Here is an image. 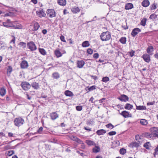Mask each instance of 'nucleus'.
<instances>
[{"label":"nucleus","instance_id":"obj_12","mask_svg":"<svg viewBox=\"0 0 158 158\" xmlns=\"http://www.w3.org/2000/svg\"><path fill=\"white\" fill-rule=\"evenodd\" d=\"M141 30L138 28H136L133 30L131 35L133 37H135L137 34L141 31Z\"/></svg>","mask_w":158,"mask_h":158},{"label":"nucleus","instance_id":"obj_41","mask_svg":"<svg viewBox=\"0 0 158 158\" xmlns=\"http://www.w3.org/2000/svg\"><path fill=\"white\" fill-rule=\"evenodd\" d=\"M14 154V151L13 150H10L8 151L7 155L9 156H11Z\"/></svg>","mask_w":158,"mask_h":158},{"label":"nucleus","instance_id":"obj_1","mask_svg":"<svg viewBox=\"0 0 158 158\" xmlns=\"http://www.w3.org/2000/svg\"><path fill=\"white\" fill-rule=\"evenodd\" d=\"M143 141L141 136L136 135L135 136V141L132 142L130 144V147L132 148H137L141 145Z\"/></svg>","mask_w":158,"mask_h":158},{"label":"nucleus","instance_id":"obj_27","mask_svg":"<svg viewBox=\"0 0 158 158\" xmlns=\"http://www.w3.org/2000/svg\"><path fill=\"white\" fill-rule=\"evenodd\" d=\"M133 106L129 103L126 104L124 108L126 109L130 110L133 108Z\"/></svg>","mask_w":158,"mask_h":158},{"label":"nucleus","instance_id":"obj_26","mask_svg":"<svg viewBox=\"0 0 158 158\" xmlns=\"http://www.w3.org/2000/svg\"><path fill=\"white\" fill-rule=\"evenodd\" d=\"M40 26L37 22H35L34 23L33 30L37 31L40 27Z\"/></svg>","mask_w":158,"mask_h":158},{"label":"nucleus","instance_id":"obj_46","mask_svg":"<svg viewBox=\"0 0 158 158\" xmlns=\"http://www.w3.org/2000/svg\"><path fill=\"white\" fill-rule=\"evenodd\" d=\"M76 110L78 111H80L82 110V106H78L76 107Z\"/></svg>","mask_w":158,"mask_h":158},{"label":"nucleus","instance_id":"obj_31","mask_svg":"<svg viewBox=\"0 0 158 158\" xmlns=\"http://www.w3.org/2000/svg\"><path fill=\"white\" fill-rule=\"evenodd\" d=\"M19 45L20 46V47L23 48H25L26 47V43L23 42H20L19 44Z\"/></svg>","mask_w":158,"mask_h":158},{"label":"nucleus","instance_id":"obj_10","mask_svg":"<svg viewBox=\"0 0 158 158\" xmlns=\"http://www.w3.org/2000/svg\"><path fill=\"white\" fill-rule=\"evenodd\" d=\"M21 68L22 69H27L28 66V64L26 60H23L20 64Z\"/></svg>","mask_w":158,"mask_h":158},{"label":"nucleus","instance_id":"obj_18","mask_svg":"<svg viewBox=\"0 0 158 158\" xmlns=\"http://www.w3.org/2000/svg\"><path fill=\"white\" fill-rule=\"evenodd\" d=\"M71 10L73 13L76 14L79 12L80 10L78 7L75 6Z\"/></svg>","mask_w":158,"mask_h":158},{"label":"nucleus","instance_id":"obj_55","mask_svg":"<svg viewBox=\"0 0 158 158\" xmlns=\"http://www.w3.org/2000/svg\"><path fill=\"white\" fill-rule=\"evenodd\" d=\"M14 135H15V134H13V133H11V132H9L8 133V136L9 137H14V136H15Z\"/></svg>","mask_w":158,"mask_h":158},{"label":"nucleus","instance_id":"obj_17","mask_svg":"<svg viewBox=\"0 0 158 158\" xmlns=\"http://www.w3.org/2000/svg\"><path fill=\"white\" fill-rule=\"evenodd\" d=\"M133 7V5L131 3H128L126 4L125 9L127 10H128L132 8Z\"/></svg>","mask_w":158,"mask_h":158},{"label":"nucleus","instance_id":"obj_13","mask_svg":"<svg viewBox=\"0 0 158 158\" xmlns=\"http://www.w3.org/2000/svg\"><path fill=\"white\" fill-rule=\"evenodd\" d=\"M59 117V115L55 112H52L50 114L51 119L52 120H54L57 118Z\"/></svg>","mask_w":158,"mask_h":158},{"label":"nucleus","instance_id":"obj_24","mask_svg":"<svg viewBox=\"0 0 158 158\" xmlns=\"http://www.w3.org/2000/svg\"><path fill=\"white\" fill-rule=\"evenodd\" d=\"M58 3L60 5L64 6L66 4V0H58Z\"/></svg>","mask_w":158,"mask_h":158},{"label":"nucleus","instance_id":"obj_32","mask_svg":"<svg viewBox=\"0 0 158 158\" xmlns=\"http://www.w3.org/2000/svg\"><path fill=\"white\" fill-rule=\"evenodd\" d=\"M86 143L89 146L94 145L95 144L94 141L90 140H86Z\"/></svg>","mask_w":158,"mask_h":158},{"label":"nucleus","instance_id":"obj_62","mask_svg":"<svg viewBox=\"0 0 158 158\" xmlns=\"http://www.w3.org/2000/svg\"><path fill=\"white\" fill-rule=\"evenodd\" d=\"M15 36H13V38L10 41V42H13L14 43H15Z\"/></svg>","mask_w":158,"mask_h":158},{"label":"nucleus","instance_id":"obj_5","mask_svg":"<svg viewBox=\"0 0 158 158\" xmlns=\"http://www.w3.org/2000/svg\"><path fill=\"white\" fill-rule=\"evenodd\" d=\"M27 46L28 48L32 51L35 50L37 49L36 46L33 41L27 43Z\"/></svg>","mask_w":158,"mask_h":158},{"label":"nucleus","instance_id":"obj_30","mask_svg":"<svg viewBox=\"0 0 158 158\" xmlns=\"http://www.w3.org/2000/svg\"><path fill=\"white\" fill-rule=\"evenodd\" d=\"M90 44L88 41H85L83 42L82 44V46L83 47H86L89 46Z\"/></svg>","mask_w":158,"mask_h":158},{"label":"nucleus","instance_id":"obj_51","mask_svg":"<svg viewBox=\"0 0 158 158\" xmlns=\"http://www.w3.org/2000/svg\"><path fill=\"white\" fill-rule=\"evenodd\" d=\"M155 103V102L154 101L152 102H148L147 103V104L148 106H149V105H154Z\"/></svg>","mask_w":158,"mask_h":158},{"label":"nucleus","instance_id":"obj_53","mask_svg":"<svg viewBox=\"0 0 158 158\" xmlns=\"http://www.w3.org/2000/svg\"><path fill=\"white\" fill-rule=\"evenodd\" d=\"M45 148L47 150H50L51 149V146L48 144H46L45 145Z\"/></svg>","mask_w":158,"mask_h":158},{"label":"nucleus","instance_id":"obj_57","mask_svg":"<svg viewBox=\"0 0 158 158\" xmlns=\"http://www.w3.org/2000/svg\"><path fill=\"white\" fill-rule=\"evenodd\" d=\"M135 53V51L132 50L130 52V55L131 56H133L134 55Z\"/></svg>","mask_w":158,"mask_h":158},{"label":"nucleus","instance_id":"obj_49","mask_svg":"<svg viewBox=\"0 0 158 158\" xmlns=\"http://www.w3.org/2000/svg\"><path fill=\"white\" fill-rule=\"evenodd\" d=\"M60 39L62 41L66 42V41L65 40L64 36L62 35L60 37Z\"/></svg>","mask_w":158,"mask_h":158},{"label":"nucleus","instance_id":"obj_47","mask_svg":"<svg viewBox=\"0 0 158 158\" xmlns=\"http://www.w3.org/2000/svg\"><path fill=\"white\" fill-rule=\"evenodd\" d=\"M12 67L10 66H9L7 69V73H10L12 71Z\"/></svg>","mask_w":158,"mask_h":158},{"label":"nucleus","instance_id":"obj_63","mask_svg":"<svg viewBox=\"0 0 158 158\" xmlns=\"http://www.w3.org/2000/svg\"><path fill=\"white\" fill-rule=\"evenodd\" d=\"M42 33L45 35L46 34L47 32V31L46 29H44L42 31Z\"/></svg>","mask_w":158,"mask_h":158},{"label":"nucleus","instance_id":"obj_39","mask_svg":"<svg viewBox=\"0 0 158 158\" xmlns=\"http://www.w3.org/2000/svg\"><path fill=\"white\" fill-rule=\"evenodd\" d=\"M147 20L146 19L144 18L141 21L140 24L141 25L144 26L146 24V22Z\"/></svg>","mask_w":158,"mask_h":158},{"label":"nucleus","instance_id":"obj_58","mask_svg":"<svg viewBox=\"0 0 158 158\" xmlns=\"http://www.w3.org/2000/svg\"><path fill=\"white\" fill-rule=\"evenodd\" d=\"M43 130V128L42 127H41L38 130L37 132L39 133H41V132Z\"/></svg>","mask_w":158,"mask_h":158},{"label":"nucleus","instance_id":"obj_29","mask_svg":"<svg viewBox=\"0 0 158 158\" xmlns=\"http://www.w3.org/2000/svg\"><path fill=\"white\" fill-rule=\"evenodd\" d=\"M39 51L40 53L43 55H45L47 54V52L43 48H39Z\"/></svg>","mask_w":158,"mask_h":158},{"label":"nucleus","instance_id":"obj_36","mask_svg":"<svg viewBox=\"0 0 158 158\" xmlns=\"http://www.w3.org/2000/svg\"><path fill=\"white\" fill-rule=\"evenodd\" d=\"M157 16H158V15H157L155 14H152L150 15L149 19L152 20H153L156 19Z\"/></svg>","mask_w":158,"mask_h":158},{"label":"nucleus","instance_id":"obj_21","mask_svg":"<svg viewBox=\"0 0 158 158\" xmlns=\"http://www.w3.org/2000/svg\"><path fill=\"white\" fill-rule=\"evenodd\" d=\"M150 2L148 0H144L142 3V6L144 7L148 6Z\"/></svg>","mask_w":158,"mask_h":158},{"label":"nucleus","instance_id":"obj_4","mask_svg":"<svg viewBox=\"0 0 158 158\" xmlns=\"http://www.w3.org/2000/svg\"><path fill=\"white\" fill-rule=\"evenodd\" d=\"M24 122V119L19 117L15 118L14 120V123L15 125L19 127L23 125Z\"/></svg>","mask_w":158,"mask_h":158},{"label":"nucleus","instance_id":"obj_38","mask_svg":"<svg viewBox=\"0 0 158 158\" xmlns=\"http://www.w3.org/2000/svg\"><path fill=\"white\" fill-rule=\"evenodd\" d=\"M119 41L123 44H125L126 42V39L125 37H122L120 39Z\"/></svg>","mask_w":158,"mask_h":158},{"label":"nucleus","instance_id":"obj_14","mask_svg":"<svg viewBox=\"0 0 158 158\" xmlns=\"http://www.w3.org/2000/svg\"><path fill=\"white\" fill-rule=\"evenodd\" d=\"M54 54L57 58H59L62 56V54L60 52L59 48H57L54 51Z\"/></svg>","mask_w":158,"mask_h":158},{"label":"nucleus","instance_id":"obj_56","mask_svg":"<svg viewBox=\"0 0 158 158\" xmlns=\"http://www.w3.org/2000/svg\"><path fill=\"white\" fill-rule=\"evenodd\" d=\"M94 122L93 121L90 120L88 122V124L89 125H93L94 124Z\"/></svg>","mask_w":158,"mask_h":158},{"label":"nucleus","instance_id":"obj_34","mask_svg":"<svg viewBox=\"0 0 158 158\" xmlns=\"http://www.w3.org/2000/svg\"><path fill=\"white\" fill-rule=\"evenodd\" d=\"M52 77L54 78L58 79L59 78L60 75L58 73L55 72L52 74Z\"/></svg>","mask_w":158,"mask_h":158},{"label":"nucleus","instance_id":"obj_7","mask_svg":"<svg viewBox=\"0 0 158 158\" xmlns=\"http://www.w3.org/2000/svg\"><path fill=\"white\" fill-rule=\"evenodd\" d=\"M46 12L50 18H53L56 16V12L54 9H48Z\"/></svg>","mask_w":158,"mask_h":158},{"label":"nucleus","instance_id":"obj_60","mask_svg":"<svg viewBox=\"0 0 158 158\" xmlns=\"http://www.w3.org/2000/svg\"><path fill=\"white\" fill-rule=\"evenodd\" d=\"M76 142L79 143H82L83 142L81 140H80V139L78 138H77V139Z\"/></svg>","mask_w":158,"mask_h":158},{"label":"nucleus","instance_id":"obj_20","mask_svg":"<svg viewBox=\"0 0 158 158\" xmlns=\"http://www.w3.org/2000/svg\"><path fill=\"white\" fill-rule=\"evenodd\" d=\"M153 51V48L152 46H151L148 48L147 52L150 55H152V52Z\"/></svg>","mask_w":158,"mask_h":158},{"label":"nucleus","instance_id":"obj_2","mask_svg":"<svg viewBox=\"0 0 158 158\" xmlns=\"http://www.w3.org/2000/svg\"><path fill=\"white\" fill-rule=\"evenodd\" d=\"M151 132V134L147 133L146 135L148 138H150L153 139L155 138H158V128L157 127H153L150 129Z\"/></svg>","mask_w":158,"mask_h":158},{"label":"nucleus","instance_id":"obj_37","mask_svg":"<svg viewBox=\"0 0 158 158\" xmlns=\"http://www.w3.org/2000/svg\"><path fill=\"white\" fill-rule=\"evenodd\" d=\"M143 146L146 149H148L151 146L149 142H147L144 144Z\"/></svg>","mask_w":158,"mask_h":158},{"label":"nucleus","instance_id":"obj_50","mask_svg":"<svg viewBox=\"0 0 158 158\" xmlns=\"http://www.w3.org/2000/svg\"><path fill=\"white\" fill-rule=\"evenodd\" d=\"M116 133L115 131H110L108 133V135H115L116 134Z\"/></svg>","mask_w":158,"mask_h":158},{"label":"nucleus","instance_id":"obj_3","mask_svg":"<svg viewBox=\"0 0 158 158\" xmlns=\"http://www.w3.org/2000/svg\"><path fill=\"white\" fill-rule=\"evenodd\" d=\"M100 39L103 41H107L111 38V35L110 32L107 31L101 33L100 36Z\"/></svg>","mask_w":158,"mask_h":158},{"label":"nucleus","instance_id":"obj_64","mask_svg":"<svg viewBox=\"0 0 158 158\" xmlns=\"http://www.w3.org/2000/svg\"><path fill=\"white\" fill-rule=\"evenodd\" d=\"M154 57L158 59V53H157L154 55Z\"/></svg>","mask_w":158,"mask_h":158},{"label":"nucleus","instance_id":"obj_40","mask_svg":"<svg viewBox=\"0 0 158 158\" xmlns=\"http://www.w3.org/2000/svg\"><path fill=\"white\" fill-rule=\"evenodd\" d=\"M109 78L107 77H104L102 78V81L103 82H106L109 81Z\"/></svg>","mask_w":158,"mask_h":158},{"label":"nucleus","instance_id":"obj_28","mask_svg":"<svg viewBox=\"0 0 158 158\" xmlns=\"http://www.w3.org/2000/svg\"><path fill=\"white\" fill-rule=\"evenodd\" d=\"M32 87L35 89H37L39 88L38 83L36 82H33L31 84Z\"/></svg>","mask_w":158,"mask_h":158},{"label":"nucleus","instance_id":"obj_8","mask_svg":"<svg viewBox=\"0 0 158 158\" xmlns=\"http://www.w3.org/2000/svg\"><path fill=\"white\" fill-rule=\"evenodd\" d=\"M142 58L147 63H149L151 60L150 55L147 54H144L142 56Z\"/></svg>","mask_w":158,"mask_h":158},{"label":"nucleus","instance_id":"obj_16","mask_svg":"<svg viewBox=\"0 0 158 158\" xmlns=\"http://www.w3.org/2000/svg\"><path fill=\"white\" fill-rule=\"evenodd\" d=\"M121 114L124 117L127 118L128 117H131V114H130L129 113L125 110L123 111L122 112Z\"/></svg>","mask_w":158,"mask_h":158},{"label":"nucleus","instance_id":"obj_35","mask_svg":"<svg viewBox=\"0 0 158 158\" xmlns=\"http://www.w3.org/2000/svg\"><path fill=\"white\" fill-rule=\"evenodd\" d=\"M140 123L142 125H146L148 124V122L146 119H141L140 121Z\"/></svg>","mask_w":158,"mask_h":158},{"label":"nucleus","instance_id":"obj_61","mask_svg":"<svg viewBox=\"0 0 158 158\" xmlns=\"http://www.w3.org/2000/svg\"><path fill=\"white\" fill-rule=\"evenodd\" d=\"M22 26L21 25H19L18 26H16L15 28L17 29H21L22 28Z\"/></svg>","mask_w":158,"mask_h":158},{"label":"nucleus","instance_id":"obj_19","mask_svg":"<svg viewBox=\"0 0 158 158\" xmlns=\"http://www.w3.org/2000/svg\"><path fill=\"white\" fill-rule=\"evenodd\" d=\"M106 132V130L104 129H100L96 131V133L98 135H103Z\"/></svg>","mask_w":158,"mask_h":158},{"label":"nucleus","instance_id":"obj_44","mask_svg":"<svg viewBox=\"0 0 158 158\" xmlns=\"http://www.w3.org/2000/svg\"><path fill=\"white\" fill-rule=\"evenodd\" d=\"M2 25L4 27H11L10 25L7 22H3Z\"/></svg>","mask_w":158,"mask_h":158},{"label":"nucleus","instance_id":"obj_33","mask_svg":"<svg viewBox=\"0 0 158 158\" xmlns=\"http://www.w3.org/2000/svg\"><path fill=\"white\" fill-rule=\"evenodd\" d=\"M100 151V148L98 146H95L93 149V151L94 152L97 153L99 152Z\"/></svg>","mask_w":158,"mask_h":158},{"label":"nucleus","instance_id":"obj_11","mask_svg":"<svg viewBox=\"0 0 158 158\" xmlns=\"http://www.w3.org/2000/svg\"><path fill=\"white\" fill-rule=\"evenodd\" d=\"M118 99L122 101L126 102L128 100L129 98L126 95L123 94L121 95L120 97H119Z\"/></svg>","mask_w":158,"mask_h":158},{"label":"nucleus","instance_id":"obj_43","mask_svg":"<svg viewBox=\"0 0 158 158\" xmlns=\"http://www.w3.org/2000/svg\"><path fill=\"white\" fill-rule=\"evenodd\" d=\"M106 127L107 128H110L111 129L113 128L114 126L112 125L111 123H109L106 125Z\"/></svg>","mask_w":158,"mask_h":158},{"label":"nucleus","instance_id":"obj_23","mask_svg":"<svg viewBox=\"0 0 158 158\" xmlns=\"http://www.w3.org/2000/svg\"><path fill=\"white\" fill-rule=\"evenodd\" d=\"M6 93V90L4 88L2 87L1 88L0 90V94L2 96H4Z\"/></svg>","mask_w":158,"mask_h":158},{"label":"nucleus","instance_id":"obj_25","mask_svg":"<svg viewBox=\"0 0 158 158\" xmlns=\"http://www.w3.org/2000/svg\"><path fill=\"white\" fill-rule=\"evenodd\" d=\"M136 109L139 110H143L146 109V107L144 106H137L136 105Z\"/></svg>","mask_w":158,"mask_h":158},{"label":"nucleus","instance_id":"obj_54","mask_svg":"<svg viewBox=\"0 0 158 158\" xmlns=\"http://www.w3.org/2000/svg\"><path fill=\"white\" fill-rule=\"evenodd\" d=\"M99 57V54L98 53H94L93 55V57L95 59L98 58Z\"/></svg>","mask_w":158,"mask_h":158},{"label":"nucleus","instance_id":"obj_6","mask_svg":"<svg viewBox=\"0 0 158 158\" xmlns=\"http://www.w3.org/2000/svg\"><path fill=\"white\" fill-rule=\"evenodd\" d=\"M21 86L22 89L25 91L28 90L31 87L30 84L27 81L22 82L21 84Z\"/></svg>","mask_w":158,"mask_h":158},{"label":"nucleus","instance_id":"obj_9","mask_svg":"<svg viewBox=\"0 0 158 158\" xmlns=\"http://www.w3.org/2000/svg\"><path fill=\"white\" fill-rule=\"evenodd\" d=\"M37 15L40 17H45L46 14L44 11L43 10H39L36 11Z\"/></svg>","mask_w":158,"mask_h":158},{"label":"nucleus","instance_id":"obj_45","mask_svg":"<svg viewBox=\"0 0 158 158\" xmlns=\"http://www.w3.org/2000/svg\"><path fill=\"white\" fill-rule=\"evenodd\" d=\"M87 52L89 54L91 55L93 53V50L90 48H88L87 50Z\"/></svg>","mask_w":158,"mask_h":158},{"label":"nucleus","instance_id":"obj_42","mask_svg":"<svg viewBox=\"0 0 158 158\" xmlns=\"http://www.w3.org/2000/svg\"><path fill=\"white\" fill-rule=\"evenodd\" d=\"M126 150L125 149L122 148L120 149L119 152L121 154L123 155L126 153Z\"/></svg>","mask_w":158,"mask_h":158},{"label":"nucleus","instance_id":"obj_59","mask_svg":"<svg viewBox=\"0 0 158 158\" xmlns=\"http://www.w3.org/2000/svg\"><path fill=\"white\" fill-rule=\"evenodd\" d=\"M156 8V5L155 4H154L151 7V10H154Z\"/></svg>","mask_w":158,"mask_h":158},{"label":"nucleus","instance_id":"obj_15","mask_svg":"<svg viewBox=\"0 0 158 158\" xmlns=\"http://www.w3.org/2000/svg\"><path fill=\"white\" fill-rule=\"evenodd\" d=\"M85 64L84 61L83 60H78L77 61V66L80 68H81L83 67Z\"/></svg>","mask_w":158,"mask_h":158},{"label":"nucleus","instance_id":"obj_52","mask_svg":"<svg viewBox=\"0 0 158 158\" xmlns=\"http://www.w3.org/2000/svg\"><path fill=\"white\" fill-rule=\"evenodd\" d=\"M70 138L72 140L76 142L77 138L76 136H72Z\"/></svg>","mask_w":158,"mask_h":158},{"label":"nucleus","instance_id":"obj_48","mask_svg":"<svg viewBox=\"0 0 158 158\" xmlns=\"http://www.w3.org/2000/svg\"><path fill=\"white\" fill-rule=\"evenodd\" d=\"M95 89V86L94 85H93L89 87L88 89L89 91H92V90Z\"/></svg>","mask_w":158,"mask_h":158},{"label":"nucleus","instance_id":"obj_22","mask_svg":"<svg viewBox=\"0 0 158 158\" xmlns=\"http://www.w3.org/2000/svg\"><path fill=\"white\" fill-rule=\"evenodd\" d=\"M64 94L66 96L69 97H71L74 95L73 93L69 90L65 91L64 92Z\"/></svg>","mask_w":158,"mask_h":158}]
</instances>
